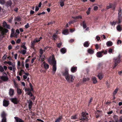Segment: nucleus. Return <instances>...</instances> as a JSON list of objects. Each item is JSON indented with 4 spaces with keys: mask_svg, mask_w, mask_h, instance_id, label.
Listing matches in <instances>:
<instances>
[{
    "mask_svg": "<svg viewBox=\"0 0 122 122\" xmlns=\"http://www.w3.org/2000/svg\"><path fill=\"white\" fill-rule=\"evenodd\" d=\"M11 102L15 104H17L18 102L17 98H13L10 99Z\"/></svg>",
    "mask_w": 122,
    "mask_h": 122,
    "instance_id": "12",
    "label": "nucleus"
},
{
    "mask_svg": "<svg viewBox=\"0 0 122 122\" xmlns=\"http://www.w3.org/2000/svg\"><path fill=\"white\" fill-rule=\"evenodd\" d=\"M7 25V24L5 22H4L3 23V26L5 28L6 26V25Z\"/></svg>",
    "mask_w": 122,
    "mask_h": 122,
    "instance_id": "52",
    "label": "nucleus"
},
{
    "mask_svg": "<svg viewBox=\"0 0 122 122\" xmlns=\"http://www.w3.org/2000/svg\"><path fill=\"white\" fill-rule=\"evenodd\" d=\"M60 51L62 53L64 54L66 52V50L65 48H63L61 49Z\"/></svg>",
    "mask_w": 122,
    "mask_h": 122,
    "instance_id": "24",
    "label": "nucleus"
},
{
    "mask_svg": "<svg viewBox=\"0 0 122 122\" xmlns=\"http://www.w3.org/2000/svg\"><path fill=\"white\" fill-rule=\"evenodd\" d=\"M118 90V88H117L116 89H115V91L113 92V96H114L116 94V93L117 92Z\"/></svg>",
    "mask_w": 122,
    "mask_h": 122,
    "instance_id": "31",
    "label": "nucleus"
},
{
    "mask_svg": "<svg viewBox=\"0 0 122 122\" xmlns=\"http://www.w3.org/2000/svg\"><path fill=\"white\" fill-rule=\"evenodd\" d=\"M24 72V71L22 70H21L18 73L19 75L20 76H21L22 75V72Z\"/></svg>",
    "mask_w": 122,
    "mask_h": 122,
    "instance_id": "41",
    "label": "nucleus"
},
{
    "mask_svg": "<svg viewBox=\"0 0 122 122\" xmlns=\"http://www.w3.org/2000/svg\"><path fill=\"white\" fill-rule=\"evenodd\" d=\"M92 80L94 83H96L97 82V81L95 77H94L92 78Z\"/></svg>",
    "mask_w": 122,
    "mask_h": 122,
    "instance_id": "33",
    "label": "nucleus"
},
{
    "mask_svg": "<svg viewBox=\"0 0 122 122\" xmlns=\"http://www.w3.org/2000/svg\"><path fill=\"white\" fill-rule=\"evenodd\" d=\"M116 22L113 21L110 22V24L112 26H114L116 24Z\"/></svg>",
    "mask_w": 122,
    "mask_h": 122,
    "instance_id": "39",
    "label": "nucleus"
},
{
    "mask_svg": "<svg viewBox=\"0 0 122 122\" xmlns=\"http://www.w3.org/2000/svg\"><path fill=\"white\" fill-rule=\"evenodd\" d=\"M118 11V12L117 16V19L118 20L117 23L119 24L121 23V19L122 14V10L121 7L119 8Z\"/></svg>",
    "mask_w": 122,
    "mask_h": 122,
    "instance_id": "4",
    "label": "nucleus"
},
{
    "mask_svg": "<svg viewBox=\"0 0 122 122\" xmlns=\"http://www.w3.org/2000/svg\"><path fill=\"white\" fill-rule=\"evenodd\" d=\"M29 27V25L28 23H27V24L25 25V27L26 28H27Z\"/></svg>",
    "mask_w": 122,
    "mask_h": 122,
    "instance_id": "55",
    "label": "nucleus"
},
{
    "mask_svg": "<svg viewBox=\"0 0 122 122\" xmlns=\"http://www.w3.org/2000/svg\"><path fill=\"white\" fill-rule=\"evenodd\" d=\"M77 118L76 115H74L71 117V118L72 119H76Z\"/></svg>",
    "mask_w": 122,
    "mask_h": 122,
    "instance_id": "36",
    "label": "nucleus"
},
{
    "mask_svg": "<svg viewBox=\"0 0 122 122\" xmlns=\"http://www.w3.org/2000/svg\"><path fill=\"white\" fill-rule=\"evenodd\" d=\"M30 86L31 88V91H32L33 90V86L32 84L30 83H29Z\"/></svg>",
    "mask_w": 122,
    "mask_h": 122,
    "instance_id": "58",
    "label": "nucleus"
},
{
    "mask_svg": "<svg viewBox=\"0 0 122 122\" xmlns=\"http://www.w3.org/2000/svg\"><path fill=\"white\" fill-rule=\"evenodd\" d=\"M6 26L5 27V28L8 29H10V26L9 25H8L7 24Z\"/></svg>",
    "mask_w": 122,
    "mask_h": 122,
    "instance_id": "62",
    "label": "nucleus"
},
{
    "mask_svg": "<svg viewBox=\"0 0 122 122\" xmlns=\"http://www.w3.org/2000/svg\"><path fill=\"white\" fill-rule=\"evenodd\" d=\"M7 4L8 5H9L10 6L12 4L11 0H9L7 2Z\"/></svg>",
    "mask_w": 122,
    "mask_h": 122,
    "instance_id": "40",
    "label": "nucleus"
},
{
    "mask_svg": "<svg viewBox=\"0 0 122 122\" xmlns=\"http://www.w3.org/2000/svg\"><path fill=\"white\" fill-rule=\"evenodd\" d=\"M29 64L27 63H26L25 64V67L27 68L29 67Z\"/></svg>",
    "mask_w": 122,
    "mask_h": 122,
    "instance_id": "64",
    "label": "nucleus"
},
{
    "mask_svg": "<svg viewBox=\"0 0 122 122\" xmlns=\"http://www.w3.org/2000/svg\"><path fill=\"white\" fill-rule=\"evenodd\" d=\"M87 51L89 53L91 54H93L94 52V51L90 49H88L87 50Z\"/></svg>",
    "mask_w": 122,
    "mask_h": 122,
    "instance_id": "29",
    "label": "nucleus"
},
{
    "mask_svg": "<svg viewBox=\"0 0 122 122\" xmlns=\"http://www.w3.org/2000/svg\"><path fill=\"white\" fill-rule=\"evenodd\" d=\"M8 69L10 70H12L13 72H15L16 70L15 65V63H13L12 64V66H9Z\"/></svg>",
    "mask_w": 122,
    "mask_h": 122,
    "instance_id": "7",
    "label": "nucleus"
},
{
    "mask_svg": "<svg viewBox=\"0 0 122 122\" xmlns=\"http://www.w3.org/2000/svg\"><path fill=\"white\" fill-rule=\"evenodd\" d=\"M120 56L119 55L117 58L114 59L115 64L113 68H114L118 64L120 63Z\"/></svg>",
    "mask_w": 122,
    "mask_h": 122,
    "instance_id": "5",
    "label": "nucleus"
},
{
    "mask_svg": "<svg viewBox=\"0 0 122 122\" xmlns=\"http://www.w3.org/2000/svg\"><path fill=\"white\" fill-rule=\"evenodd\" d=\"M88 114V113H87L82 112V117L80 120H81V122H87L88 120L87 116Z\"/></svg>",
    "mask_w": 122,
    "mask_h": 122,
    "instance_id": "3",
    "label": "nucleus"
},
{
    "mask_svg": "<svg viewBox=\"0 0 122 122\" xmlns=\"http://www.w3.org/2000/svg\"><path fill=\"white\" fill-rule=\"evenodd\" d=\"M25 75H24L23 76V78L24 79H26L27 78V76L29 75V73H25Z\"/></svg>",
    "mask_w": 122,
    "mask_h": 122,
    "instance_id": "27",
    "label": "nucleus"
},
{
    "mask_svg": "<svg viewBox=\"0 0 122 122\" xmlns=\"http://www.w3.org/2000/svg\"><path fill=\"white\" fill-rule=\"evenodd\" d=\"M112 42L110 41H108L106 43V45L108 46H110L112 45Z\"/></svg>",
    "mask_w": 122,
    "mask_h": 122,
    "instance_id": "20",
    "label": "nucleus"
},
{
    "mask_svg": "<svg viewBox=\"0 0 122 122\" xmlns=\"http://www.w3.org/2000/svg\"><path fill=\"white\" fill-rule=\"evenodd\" d=\"M45 51V50H43L41 48L40 49V55H42L43 53Z\"/></svg>",
    "mask_w": 122,
    "mask_h": 122,
    "instance_id": "35",
    "label": "nucleus"
},
{
    "mask_svg": "<svg viewBox=\"0 0 122 122\" xmlns=\"http://www.w3.org/2000/svg\"><path fill=\"white\" fill-rule=\"evenodd\" d=\"M9 104V102L7 100H4L3 101V106L5 107H7Z\"/></svg>",
    "mask_w": 122,
    "mask_h": 122,
    "instance_id": "9",
    "label": "nucleus"
},
{
    "mask_svg": "<svg viewBox=\"0 0 122 122\" xmlns=\"http://www.w3.org/2000/svg\"><path fill=\"white\" fill-rule=\"evenodd\" d=\"M77 67H72L71 68V71L72 72H74L76 71Z\"/></svg>",
    "mask_w": 122,
    "mask_h": 122,
    "instance_id": "21",
    "label": "nucleus"
},
{
    "mask_svg": "<svg viewBox=\"0 0 122 122\" xmlns=\"http://www.w3.org/2000/svg\"><path fill=\"white\" fill-rule=\"evenodd\" d=\"M17 93L19 95H21L22 93V90L21 89L17 88Z\"/></svg>",
    "mask_w": 122,
    "mask_h": 122,
    "instance_id": "17",
    "label": "nucleus"
},
{
    "mask_svg": "<svg viewBox=\"0 0 122 122\" xmlns=\"http://www.w3.org/2000/svg\"><path fill=\"white\" fill-rule=\"evenodd\" d=\"M6 63L9 64V65L10 66L11 65H12V64H13V63H12V62H11L10 61H9L8 62H6Z\"/></svg>",
    "mask_w": 122,
    "mask_h": 122,
    "instance_id": "54",
    "label": "nucleus"
},
{
    "mask_svg": "<svg viewBox=\"0 0 122 122\" xmlns=\"http://www.w3.org/2000/svg\"><path fill=\"white\" fill-rule=\"evenodd\" d=\"M96 38L97 41H99L100 39V37L97 36H96Z\"/></svg>",
    "mask_w": 122,
    "mask_h": 122,
    "instance_id": "56",
    "label": "nucleus"
},
{
    "mask_svg": "<svg viewBox=\"0 0 122 122\" xmlns=\"http://www.w3.org/2000/svg\"><path fill=\"white\" fill-rule=\"evenodd\" d=\"M14 89L11 88L10 89L9 92V94L10 96H13L14 94Z\"/></svg>",
    "mask_w": 122,
    "mask_h": 122,
    "instance_id": "11",
    "label": "nucleus"
},
{
    "mask_svg": "<svg viewBox=\"0 0 122 122\" xmlns=\"http://www.w3.org/2000/svg\"><path fill=\"white\" fill-rule=\"evenodd\" d=\"M91 8H89L86 11V13L87 15H89L90 13V12L91 10Z\"/></svg>",
    "mask_w": 122,
    "mask_h": 122,
    "instance_id": "43",
    "label": "nucleus"
},
{
    "mask_svg": "<svg viewBox=\"0 0 122 122\" xmlns=\"http://www.w3.org/2000/svg\"><path fill=\"white\" fill-rule=\"evenodd\" d=\"M104 51H102L100 52H97L96 54V56L98 57H101L102 56V54L103 53Z\"/></svg>",
    "mask_w": 122,
    "mask_h": 122,
    "instance_id": "10",
    "label": "nucleus"
},
{
    "mask_svg": "<svg viewBox=\"0 0 122 122\" xmlns=\"http://www.w3.org/2000/svg\"><path fill=\"white\" fill-rule=\"evenodd\" d=\"M10 37H15L16 38H17V35L14 32L12 31V32L11 34Z\"/></svg>",
    "mask_w": 122,
    "mask_h": 122,
    "instance_id": "18",
    "label": "nucleus"
},
{
    "mask_svg": "<svg viewBox=\"0 0 122 122\" xmlns=\"http://www.w3.org/2000/svg\"><path fill=\"white\" fill-rule=\"evenodd\" d=\"M4 71V69L3 67L2 66H0V71L1 72H3Z\"/></svg>",
    "mask_w": 122,
    "mask_h": 122,
    "instance_id": "49",
    "label": "nucleus"
},
{
    "mask_svg": "<svg viewBox=\"0 0 122 122\" xmlns=\"http://www.w3.org/2000/svg\"><path fill=\"white\" fill-rule=\"evenodd\" d=\"M48 62L53 66L52 73L53 74L55 73L57 69L56 62L55 60L54 56H50L48 60Z\"/></svg>",
    "mask_w": 122,
    "mask_h": 122,
    "instance_id": "1",
    "label": "nucleus"
},
{
    "mask_svg": "<svg viewBox=\"0 0 122 122\" xmlns=\"http://www.w3.org/2000/svg\"><path fill=\"white\" fill-rule=\"evenodd\" d=\"M68 69L66 70L65 72L63 73V75L65 76L66 80L68 82L71 83L74 80V77L72 75H68Z\"/></svg>",
    "mask_w": 122,
    "mask_h": 122,
    "instance_id": "2",
    "label": "nucleus"
},
{
    "mask_svg": "<svg viewBox=\"0 0 122 122\" xmlns=\"http://www.w3.org/2000/svg\"><path fill=\"white\" fill-rule=\"evenodd\" d=\"M43 63L44 64V68L46 69H47L49 68V66L48 64L46 63L45 62H43Z\"/></svg>",
    "mask_w": 122,
    "mask_h": 122,
    "instance_id": "19",
    "label": "nucleus"
},
{
    "mask_svg": "<svg viewBox=\"0 0 122 122\" xmlns=\"http://www.w3.org/2000/svg\"><path fill=\"white\" fill-rule=\"evenodd\" d=\"M117 30L119 31H121L122 30L121 27L119 25L117 26Z\"/></svg>",
    "mask_w": 122,
    "mask_h": 122,
    "instance_id": "30",
    "label": "nucleus"
},
{
    "mask_svg": "<svg viewBox=\"0 0 122 122\" xmlns=\"http://www.w3.org/2000/svg\"><path fill=\"white\" fill-rule=\"evenodd\" d=\"M62 118V117H60L56 120L55 122H60V121Z\"/></svg>",
    "mask_w": 122,
    "mask_h": 122,
    "instance_id": "38",
    "label": "nucleus"
},
{
    "mask_svg": "<svg viewBox=\"0 0 122 122\" xmlns=\"http://www.w3.org/2000/svg\"><path fill=\"white\" fill-rule=\"evenodd\" d=\"M27 102L28 103V107L29 109H30L32 107V102L30 100L27 101Z\"/></svg>",
    "mask_w": 122,
    "mask_h": 122,
    "instance_id": "14",
    "label": "nucleus"
},
{
    "mask_svg": "<svg viewBox=\"0 0 122 122\" xmlns=\"http://www.w3.org/2000/svg\"><path fill=\"white\" fill-rule=\"evenodd\" d=\"M20 41L21 40L20 39H18L16 41V43H19L20 42Z\"/></svg>",
    "mask_w": 122,
    "mask_h": 122,
    "instance_id": "57",
    "label": "nucleus"
},
{
    "mask_svg": "<svg viewBox=\"0 0 122 122\" xmlns=\"http://www.w3.org/2000/svg\"><path fill=\"white\" fill-rule=\"evenodd\" d=\"M5 3V1L4 0H0V3L2 4H4Z\"/></svg>",
    "mask_w": 122,
    "mask_h": 122,
    "instance_id": "53",
    "label": "nucleus"
},
{
    "mask_svg": "<svg viewBox=\"0 0 122 122\" xmlns=\"http://www.w3.org/2000/svg\"><path fill=\"white\" fill-rule=\"evenodd\" d=\"M1 80L4 81H7L8 80V78L7 76H2L0 77Z\"/></svg>",
    "mask_w": 122,
    "mask_h": 122,
    "instance_id": "16",
    "label": "nucleus"
},
{
    "mask_svg": "<svg viewBox=\"0 0 122 122\" xmlns=\"http://www.w3.org/2000/svg\"><path fill=\"white\" fill-rule=\"evenodd\" d=\"M98 8V7L97 6H95L94 7V10H97Z\"/></svg>",
    "mask_w": 122,
    "mask_h": 122,
    "instance_id": "51",
    "label": "nucleus"
},
{
    "mask_svg": "<svg viewBox=\"0 0 122 122\" xmlns=\"http://www.w3.org/2000/svg\"><path fill=\"white\" fill-rule=\"evenodd\" d=\"M57 32H56L54 34L53 36V37L55 40H56L57 38Z\"/></svg>",
    "mask_w": 122,
    "mask_h": 122,
    "instance_id": "25",
    "label": "nucleus"
},
{
    "mask_svg": "<svg viewBox=\"0 0 122 122\" xmlns=\"http://www.w3.org/2000/svg\"><path fill=\"white\" fill-rule=\"evenodd\" d=\"M95 47L97 50L99 48V46L98 44H96L95 45Z\"/></svg>",
    "mask_w": 122,
    "mask_h": 122,
    "instance_id": "63",
    "label": "nucleus"
},
{
    "mask_svg": "<svg viewBox=\"0 0 122 122\" xmlns=\"http://www.w3.org/2000/svg\"><path fill=\"white\" fill-rule=\"evenodd\" d=\"M62 33L64 35H67L68 34V30L67 29H66L63 30Z\"/></svg>",
    "mask_w": 122,
    "mask_h": 122,
    "instance_id": "23",
    "label": "nucleus"
},
{
    "mask_svg": "<svg viewBox=\"0 0 122 122\" xmlns=\"http://www.w3.org/2000/svg\"><path fill=\"white\" fill-rule=\"evenodd\" d=\"M122 43V41L121 40H118L117 41V43L118 44H121Z\"/></svg>",
    "mask_w": 122,
    "mask_h": 122,
    "instance_id": "60",
    "label": "nucleus"
},
{
    "mask_svg": "<svg viewBox=\"0 0 122 122\" xmlns=\"http://www.w3.org/2000/svg\"><path fill=\"white\" fill-rule=\"evenodd\" d=\"M26 50H23L21 51V53L23 55H24L26 53Z\"/></svg>",
    "mask_w": 122,
    "mask_h": 122,
    "instance_id": "42",
    "label": "nucleus"
},
{
    "mask_svg": "<svg viewBox=\"0 0 122 122\" xmlns=\"http://www.w3.org/2000/svg\"><path fill=\"white\" fill-rule=\"evenodd\" d=\"M82 26L84 28H86L87 26L86 24L85 23V21H83L82 23Z\"/></svg>",
    "mask_w": 122,
    "mask_h": 122,
    "instance_id": "37",
    "label": "nucleus"
},
{
    "mask_svg": "<svg viewBox=\"0 0 122 122\" xmlns=\"http://www.w3.org/2000/svg\"><path fill=\"white\" fill-rule=\"evenodd\" d=\"M6 56L5 55L2 57V59L3 60H5L6 58Z\"/></svg>",
    "mask_w": 122,
    "mask_h": 122,
    "instance_id": "59",
    "label": "nucleus"
},
{
    "mask_svg": "<svg viewBox=\"0 0 122 122\" xmlns=\"http://www.w3.org/2000/svg\"><path fill=\"white\" fill-rule=\"evenodd\" d=\"M6 115V114L4 112L2 113L1 114V117L2 118V122H6V119L5 118Z\"/></svg>",
    "mask_w": 122,
    "mask_h": 122,
    "instance_id": "8",
    "label": "nucleus"
},
{
    "mask_svg": "<svg viewBox=\"0 0 122 122\" xmlns=\"http://www.w3.org/2000/svg\"><path fill=\"white\" fill-rule=\"evenodd\" d=\"M98 77L99 78L100 80H101L102 79V78L103 76V75H102V74H99L98 75Z\"/></svg>",
    "mask_w": 122,
    "mask_h": 122,
    "instance_id": "32",
    "label": "nucleus"
},
{
    "mask_svg": "<svg viewBox=\"0 0 122 122\" xmlns=\"http://www.w3.org/2000/svg\"><path fill=\"white\" fill-rule=\"evenodd\" d=\"M74 19H82V17L81 15H79L75 17H72Z\"/></svg>",
    "mask_w": 122,
    "mask_h": 122,
    "instance_id": "34",
    "label": "nucleus"
},
{
    "mask_svg": "<svg viewBox=\"0 0 122 122\" xmlns=\"http://www.w3.org/2000/svg\"><path fill=\"white\" fill-rule=\"evenodd\" d=\"M45 58V56L44 55H40V59L39 60L43 62Z\"/></svg>",
    "mask_w": 122,
    "mask_h": 122,
    "instance_id": "15",
    "label": "nucleus"
},
{
    "mask_svg": "<svg viewBox=\"0 0 122 122\" xmlns=\"http://www.w3.org/2000/svg\"><path fill=\"white\" fill-rule=\"evenodd\" d=\"M31 47H33L34 46L35 44L36 43V42H35V41L34 40V41L31 42Z\"/></svg>",
    "mask_w": 122,
    "mask_h": 122,
    "instance_id": "46",
    "label": "nucleus"
},
{
    "mask_svg": "<svg viewBox=\"0 0 122 122\" xmlns=\"http://www.w3.org/2000/svg\"><path fill=\"white\" fill-rule=\"evenodd\" d=\"M89 80V78H84L83 79V82H85L86 81H88Z\"/></svg>",
    "mask_w": 122,
    "mask_h": 122,
    "instance_id": "44",
    "label": "nucleus"
},
{
    "mask_svg": "<svg viewBox=\"0 0 122 122\" xmlns=\"http://www.w3.org/2000/svg\"><path fill=\"white\" fill-rule=\"evenodd\" d=\"M14 118L16 122H24V121L21 119L17 117H15Z\"/></svg>",
    "mask_w": 122,
    "mask_h": 122,
    "instance_id": "13",
    "label": "nucleus"
},
{
    "mask_svg": "<svg viewBox=\"0 0 122 122\" xmlns=\"http://www.w3.org/2000/svg\"><path fill=\"white\" fill-rule=\"evenodd\" d=\"M113 50L112 49L110 48L109 49L108 52L110 53H111L112 52Z\"/></svg>",
    "mask_w": 122,
    "mask_h": 122,
    "instance_id": "50",
    "label": "nucleus"
},
{
    "mask_svg": "<svg viewBox=\"0 0 122 122\" xmlns=\"http://www.w3.org/2000/svg\"><path fill=\"white\" fill-rule=\"evenodd\" d=\"M114 122H122V118L120 119L118 121V119L117 118L115 120Z\"/></svg>",
    "mask_w": 122,
    "mask_h": 122,
    "instance_id": "45",
    "label": "nucleus"
},
{
    "mask_svg": "<svg viewBox=\"0 0 122 122\" xmlns=\"http://www.w3.org/2000/svg\"><path fill=\"white\" fill-rule=\"evenodd\" d=\"M26 44V43L25 42H24L22 43V45L20 47L23 48L25 50L27 49V48L25 46Z\"/></svg>",
    "mask_w": 122,
    "mask_h": 122,
    "instance_id": "22",
    "label": "nucleus"
},
{
    "mask_svg": "<svg viewBox=\"0 0 122 122\" xmlns=\"http://www.w3.org/2000/svg\"><path fill=\"white\" fill-rule=\"evenodd\" d=\"M89 45V43L87 41L85 42L84 44V46L85 47H87Z\"/></svg>",
    "mask_w": 122,
    "mask_h": 122,
    "instance_id": "26",
    "label": "nucleus"
},
{
    "mask_svg": "<svg viewBox=\"0 0 122 122\" xmlns=\"http://www.w3.org/2000/svg\"><path fill=\"white\" fill-rule=\"evenodd\" d=\"M62 45V43H60L57 44V46L58 48H60L61 46Z\"/></svg>",
    "mask_w": 122,
    "mask_h": 122,
    "instance_id": "47",
    "label": "nucleus"
},
{
    "mask_svg": "<svg viewBox=\"0 0 122 122\" xmlns=\"http://www.w3.org/2000/svg\"><path fill=\"white\" fill-rule=\"evenodd\" d=\"M112 7V5L110 4L109 5H107V9L110 8Z\"/></svg>",
    "mask_w": 122,
    "mask_h": 122,
    "instance_id": "48",
    "label": "nucleus"
},
{
    "mask_svg": "<svg viewBox=\"0 0 122 122\" xmlns=\"http://www.w3.org/2000/svg\"><path fill=\"white\" fill-rule=\"evenodd\" d=\"M14 85L15 88H16L18 87V84L16 83L15 82L14 83Z\"/></svg>",
    "mask_w": 122,
    "mask_h": 122,
    "instance_id": "61",
    "label": "nucleus"
},
{
    "mask_svg": "<svg viewBox=\"0 0 122 122\" xmlns=\"http://www.w3.org/2000/svg\"><path fill=\"white\" fill-rule=\"evenodd\" d=\"M65 0H62L60 2V5L61 7H63L64 5V2L65 1Z\"/></svg>",
    "mask_w": 122,
    "mask_h": 122,
    "instance_id": "28",
    "label": "nucleus"
},
{
    "mask_svg": "<svg viewBox=\"0 0 122 122\" xmlns=\"http://www.w3.org/2000/svg\"><path fill=\"white\" fill-rule=\"evenodd\" d=\"M8 30L6 29H4L2 30V28L0 27V32L2 36H3L5 34V33L7 32Z\"/></svg>",
    "mask_w": 122,
    "mask_h": 122,
    "instance_id": "6",
    "label": "nucleus"
}]
</instances>
